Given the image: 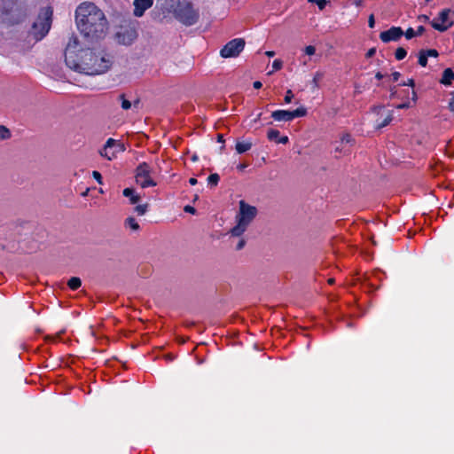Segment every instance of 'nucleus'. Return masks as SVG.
I'll return each mask as SVG.
<instances>
[{
  "label": "nucleus",
  "instance_id": "1",
  "mask_svg": "<svg viewBox=\"0 0 454 454\" xmlns=\"http://www.w3.org/2000/svg\"><path fill=\"white\" fill-rule=\"evenodd\" d=\"M65 62L70 69L77 73L98 75L110 69L113 59L104 49L86 47L73 35L65 49Z\"/></svg>",
  "mask_w": 454,
  "mask_h": 454
},
{
  "label": "nucleus",
  "instance_id": "2",
  "mask_svg": "<svg viewBox=\"0 0 454 454\" xmlns=\"http://www.w3.org/2000/svg\"><path fill=\"white\" fill-rule=\"evenodd\" d=\"M76 21L81 33L91 40L103 37L107 21L103 12L92 3H83L76 9Z\"/></svg>",
  "mask_w": 454,
  "mask_h": 454
},
{
  "label": "nucleus",
  "instance_id": "3",
  "mask_svg": "<svg viewBox=\"0 0 454 454\" xmlns=\"http://www.w3.org/2000/svg\"><path fill=\"white\" fill-rule=\"evenodd\" d=\"M256 215L257 208L255 207L247 204L245 200H240L239 209L235 217L236 224L230 231L231 237L239 238L247 231Z\"/></svg>",
  "mask_w": 454,
  "mask_h": 454
},
{
  "label": "nucleus",
  "instance_id": "4",
  "mask_svg": "<svg viewBox=\"0 0 454 454\" xmlns=\"http://www.w3.org/2000/svg\"><path fill=\"white\" fill-rule=\"evenodd\" d=\"M51 16L52 11L50 8H45L39 13L29 32L35 41L42 40L49 33L51 26Z\"/></svg>",
  "mask_w": 454,
  "mask_h": 454
},
{
  "label": "nucleus",
  "instance_id": "5",
  "mask_svg": "<svg viewBox=\"0 0 454 454\" xmlns=\"http://www.w3.org/2000/svg\"><path fill=\"white\" fill-rule=\"evenodd\" d=\"M175 16L186 26H192L199 20V12L188 2H182L177 4L175 10Z\"/></svg>",
  "mask_w": 454,
  "mask_h": 454
},
{
  "label": "nucleus",
  "instance_id": "6",
  "mask_svg": "<svg viewBox=\"0 0 454 454\" xmlns=\"http://www.w3.org/2000/svg\"><path fill=\"white\" fill-rule=\"evenodd\" d=\"M151 172L152 169L147 163L143 162L139 164L136 170L137 184H139L142 188L154 186L155 182L153 181Z\"/></svg>",
  "mask_w": 454,
  "mask_h": 454
},
{
  "label": "nucleus",
  "instance_id": "7",
  "mask_svg": "<svg viewBox=\"0 0 454 454\" xmlns=\"http://www.w3.org/2000/svg\"><path fill=\"white\" fill-rule=\"evenodd\" d=\"M125 150L124 145L114 140V138H108L103 146L99 150L100 156L112 160L116 158L117 153Z\"/></svg>",
  "mask_w": 454,
  "mask_h": 454
},
{
  "label": "nucleus",
  "instance_id": "8",
  "mask_svg": "<svg viewBox=\"0 0 454 454\" xmlns=\"http://www.w3.org/2000/svg\"><path fill=\"white\" fill-rule=\"evenodd\" d=\"M245 41L242 38H236L227 43L220 51V55L223 58H235L244 50Z\"/></svg>",
  "mask_w": 454,
  "mask_h": 454
},
{
  "label": "nucleus",
  "instance_id": "9",
  "mask_svg": "<svg viewBox=\"0 0 454 454\" xmlns=\"http://www.w3.org/2000/svg\"><path fill=\"white\" fill-rule=\"evenodd\" d=\"M307 110L304 107H299L294 111L276 110L272 112L271 117L276 121H291L295 118L305 116Z\"/></svg>",
  "mask_w": 454,
  "mask_h": 454
},
{
  "label": "nucleus",
  "instance_id": "10",
  "mask_svg": "<svg viewBox=\"0 0 454 454\" xmlns=\"http://www.w3.org/2000/svg\"><path fill=\"white\" fill-rule=\"evenodd\" d=\"M116 40L118 43L122 45H131L137 38L138 33L134 26L121 27L116 33Z\"/></svg>",
  "mask_w": 454,
  "mask_h": 454
},
{
  "label": "nucleus",
  "instance_id": "11",
  "mask_svg": "<svg viewBox=\"0 0 454 454\" xmlns=\"http://www.w3.org/2000/svg\"><path fill=\"white\" fill-rule=\"evenodd\" d=\"M451 12L450 9H444L439 13L437 20L431 22L432 27L440 32L446 31L453 25L452 21H449V15Z\"/></svg>",
  "mask_w": 454,
  "mask_h": 454
},
{
  "label": "nucleus",
  "instance_id": "12",
  "mask_svg": "<svg viewBox=\"0 0 454 454\" xmlns=\"http://www.w3.org/2000/svg\"><path fill=\"white\" fill-rule=\"evenodd\" d=\"M403 35V30L400 27H392L388 30L380 34L383 43L397 42Z\"/></svg>",
  "mask_w": 454,
  "mask_h": 454
},
{
  "label": "nucleus",
  "instance_id": "13",
  "mask_svg": "<svg viewBox=\"0 0 454 454\" xmlns=\"http://www.w3.org/2000/svg\"><path fill=\"white\" fill-rule=\"evenodd\" d=\"M153 4V0H134L133 14L136 17H142L146 10L151 8Z\"/></svg>",
  "mask_w": 454,
  "mask_h": 454
},
{
  "label": "nucleus",
  "instance_id": "14",
  "mask_svg": "<svg viewBox=\"0 0 454 454\" xmlns=\"http://www.w3.org/2000/svg\"><path fill=\"white\" fill-rule=\"evenodd\" d=\"M30 229H31V227L29 225L23 226V227L15 226L13 229L9 230L11 233L8 237L6 236L5 239L16 240V239H18V236L21 234V231H24V234H27V232Z\"/></svg>",
  "mask_w": 454,
  "mask_h": 454
},
{
  "label": "nucleus",
  "instance_id": "15",
  "mask_svg": "<svg viewBox=\"0 0 454 454\" xmlns=\"http://www.w3.org/2000/svg\"><path fill=\"white\" fill-rule=\"evenodd\" d=\"M453 80H454V72L450 68H446L442 73V76L440 80V82L445 86H449L452 83Z\"/></svg>",
  "mask_w": 454,
  "mask_h": 454
},
{
  "label": "nucleus",
  "instance_id": "16",
  "mask_svg": "<svg viewBox=\"0 0 454 454\" xmlns=\"http://www.w3.org/2000/svg\"><path fill=\"white\" fill-rule=\"evenodd\" d=\"M131 203L133 205H135L134 208H133V211L137 215H144L147 209H148V203H144V204H137V203L139 201V200H130Z\"/></svg>",
  "mask_w": 454,
  "mask_h": 454
},
{
  "label": "nucleus",
  "instance_id": "17",
  "mask_svg": "<svg viewBox=\"0 0 454 454\" xmlns=\"http://www.w3.org/2000/svg\"><path fill=\"white\" fill-rule=\"evenodd\" d=\"M124 225L126 228L130 229L131 231H137L139 230L140 226L138 223L136 221V219L132 216L128 217L125 222Z\"/></svg>",
  "mask_w": 454,
  "mask_h": 454
},
{
  "label": "nucleus",
  "instance_id": "18",
  "mask_svg": "<svg viewBox=\"0 0 454 454\" xmlns=\"http://www.w3.org/2000/svg\"><path fill=\"white\" fill-rule=\"evenodd\" d=\"M252 147L251 142H238L236 144V151L238 153H244L250 150Z\"/></svg>",
  "mask_w": 454,
  "mask_h": 454
},
{
  "label": "nucleus",
  "instance_id": "19",
  "mask_svg": "<svg viewBox=\"0 0 454 454\" xmlns=\"http://www.w3.org/2000/svg\"><path fill=\"white\" fill-rule=\"evenodd\" d=\"M82 286V281L79 278L77 277H72L68 281H67V286L71 289V290H77L80 286Z\"/></svg>",
  "mask_w": 454,
  "mask_h": 454
},
{
  "label": "nucleus",
  "instance_id": "20",
  "mask_svg": "<svg viewBox=\"0 0 454 454\" xmlns=\"http://www.w3.org/2000/svg\"><path fill=\"white\" fill-rule=\"evenodd\" d=\"M392 120H393V114L391 112H389L387 114V115L382 121H377L376 129H382V128L387 126L392 121Z\"/></svg>",
  "mask_w": 454,
  "mask_h": 454
},
{
  "label": "nucleus",
  "instance_id": "21",
  "mask_svg": "<svg viewBox=\"0 0 454 454\" xmlns=\"http://www.w3.org/2000/svg\"><path fill=\"white\" fill-rule=\"evenodd\" d=\"M122 195L124 197H128L129 199H140L141 196L139 194H136V192H135V189L134 188H125L123 191H122Z\"/></svg>",
  "mask_w": 454,
  "mask_h": 454
},
{
  "label": "nucleus",
  "instance_id": "22",
  "mask_svg": "<svg viewBox=\"0 0 454 454\" xmlns=\"http://www.w3.org/2000/svg\"><path fill=\"white\" fill-rule=\"evenodd\" d=\"M11 137L10 130L3 125H0V140H5Z\"/></svg>",
  "mask_w": 454,
  "mask_h": 454
},
{
  "label": "nucleus",
  "instance_id": "23",
  "mask_svg": "<svg viewBox=\"0 0 454 454\" xmlns=\"http://www.w3.org/2000/svg\"><path fill=\"white\" fill-rule=\"evenodd\" d=\"M406 55H407V51L403 47L397 48L395 51V57L397 60L403 59L406 57Z\"/></svg>",
  "mask_w": 454,
  "mask_h": 454
},
{
  "label": "nucleus",
  "instance_id": "24",
  "mask_svg": "<svg viewBox=\"0 0 454 454\" xmlns=\"http://www.w3.org/2000/svg\"><path fill=\"white\" fill-rule=\"evenodd\" d=\"M280 132L277 129H269L267 133V137L270 140H274L278 142V138L279 137Z\"/></svg>",
  "mask_w": 454,
  "mask_h": 454
},
{
  "label": "nucleus",
  "instance_id": "25",
  "mask_svg": "<svg viewBox=\"0 0 454 454\" xmlns=\"http://www.w3.org/2000/svg\"><path fill=\"white\" fill-rule=\"evenodd\" d=\"M352 143H353V139H352L350 134L344 133L341 135V137H340V144L341 145H348V144L352 145Z\"/></svg>",
  "mask_w": 454,
  "mask_h": 454
},
{
  "label": "nucleus",
  "instance_id": "26",
  "mask_svg": "<svg viewBox=\"0 0 454 454\" xmlns=\"http://www.w3.org/2000/svg\"><path fill=\"white\" fill-rule=\"evenodd\" d=\"M427 56L425 54V52L421 50L419 52V64L421 67H426L427 64Z\"/></svg>",
  "mask_w": 454,
  "mask_h": 454
},
{
  "label": "nucleus",
  "instance_id": "27",
  "mask_svg": "<svg viewBox=\"0 0 454 454\" xmlns=\"http://www.w3.org/2000/svg\"><path fill=\"white\" fill-rule=\"evenodd\" d=\"M120 99L121 101V108L124 110H129L131 107V102L125 98L124 95H120Z\"/></svg>",
  "mask_w": 454,
  "mask_h": 454
},
{
  "label": "nucleus",
  "instance_id": "28",
  "mask_svg": "<svg viewBox=\"0 0 454 454\" xmlns=\"http://www.w3.org/2000/svg\"><path fill=\"white\" fill-rule=\"evenodd\" d=\"M219 175L218 174H211L208 177H207V183L208 184L210 185H216L219 182Z\"/></svg>",
  "mask_w": 454,
  "mask_h": 454
},
{
  "label": "nucleus",
  "instance_id": "29",
  "mask_svg": "<svg viewBox=\"0 0 454 454\" xmlns=\"http://www.w3.org/2000/svg\"><path fill=\"white\" fill-rule=\"evenodd\" d=\"M323 78V74L320 73V72H317L313 77V85H314V88H317L318 87V82Z\"/></svg>",
  "mask_w": 454,
  "mask_h": 454
},
{
  "label": "nucleus",
  "instance_id": "30",
  "mask_svg": "<svg viewBox=\"0 0 454 454\" xmlns=\"http://www.w3.org/2000/svg\"><path fill=\"white\" fill-rule=\"evenodd\" d=\"M425 54L428 57H434V58H437L439 53L436 50L434 49H429V50H422Z\"/></svg>",
  "mask_w": 454,
  "mask_h": 454
},
{
  "label": "nucleus",
  "instance_id": "31",
  "mask_svg": "<svg viewBox=\"0 0 454 454\" xmlns=\"http://www.w3.org/2000/svg\"><path fill=\"white\" fill-rule=\"evenodd\" d=\"M403 35L407 39H411L414 36H416V32L413 30V28L410 27L406 30V32H403Z\"/></svg>",
  "mask_w": 454,
  "mask_h": 454
},
{
  "label": "nucleus",
  "instance_id": "32",
  "mask_svg": "<svg viewBox=\"0 0 454 454\" xmlns=\"http://www.w3.org/2000/svg\"><path fill=\"white\" fill-rule=\"evenodd\" d=\"M304 52L307 55L312 56L316 52V48L314 46H312V45L306 46L305 49H304Z\"/></svg>",
  "mask_w": 454,
  "mask_h": 454
},
{
  "label": "nucleus",
  "instance_id": "33",
  "mask_svg": "<svg viewBox=\"0 0 454 454\" xmlns=\"http://www.w3.org/2000/svg\"><path fill=\"white\" fill-rule=\"evenodd\" d=\"M282 65L283 63L280 59H275L272 64L273 71L281 69Z\"/></svg>",
  "mask_w": 454,
  "mask_h": 454
},
{
  "label": "nucleus",
  "instance_id": "34",
  "mask_svg": "<svg viewBox=\"0 0 454 454\" xmlns=\"http://www.w3.org/2000/svg\"><path fill=\"white\" fill-rule=\"evenodd\" d=\"M293 98H294V94H293L292 90H288L286 91V96H285V102H286V104L291 103V101H292Z\"/></svg>",
  "mask_w": 454,
  "mask_h": 454
},
{
  "label": "nucleus",
  "instance_id": "35",
  "mask_svg": "<svg viewBox=\"0 0 454 454\" xmlns=\"http://www.w3.org/2000/svg\"><path fill=\"white\" fill-rule=\"evenodd\" d=\"M335 152L340 153H343V154H347L348 153V150H347L345 148L344 145L340 144V145H337L335 147Z\"/></svg>",
  "mask_w": 454,
  "mask_h": 454
},
{
  "label": "nucleus",
  "instance_id": "36",
  "mask_svg": "<svg viewBox=\"0 0 454 454\" xmlns=\"http://www.w3.org/2000/svg\"><path fill=\"white\" fill-rule=\"evenodd\" d=\"M59 338V334L57 335H46L44 340L48 342H55Z\"/></svg>",
  "mask_w": 454,
  "mask_h": 454
},
{
  "label": "nucleus",
  "instance_id": "37",
  "mask_svg": "<svg viewBox=\"0 0 454 454\" xmlns=\"http://www.w3.org/2000/svg\"><path fill=\"white\" fill-rule=\"evenodd\" d=\"M451 98L449 102V108L450 110L454 113V90L451 92Z\"/></svg>",
  "mask_w": 454,
  "mask_h": 454
},
{
  "label": "nucleus",
  "instance_id": "38",
  "mask_svg": "<svg viewBox=\"0 0 454 454\" xmlns=\"http://www.w3.org/2000/svg\"><path fill=\"white\" fill-rule=\"evenodd\" d=\"M184 211L186 212V213H190V214H192L194 215L196 213V209L194 207H192V206H185L184 207Z\"/></svg>",
  "mask_w": 454,
  "mask_h": 454
},
{
  "label": "nucleus",
  "instance_id": "39",
  "mask_svg": "<svg viewBox=\"0 0 454 454\" xmlns=\"http://www.w3.org/2000/svg\"><path fill=\"white\" fill-rule=\"evenodd\" d=\"M246 244V241L244 239H239L237 245H236V250H240L244 247Z\"/></svg>",
  "mask_w": 454,
  "mask_h": 454
},
{
  "label": "nucleus",
  "instance_id": "40",
  "mask_svg": "<svg viewBox=\"0 0 454 454\" xmlns=\"http://www.w3.org/2000/svg\"><path fill=\"white\" fill-rule=\"evenodd\" d=\"M316 3L317 4L318 8L320 10H323L325 7L326 4H327V0H317Z\"/></svg>",
  "mask_w": 454,
  "mask_h": 454
},
{
  "label": "nucleus",
  "instance_id": "41",
  "mask_svg": "<svg viewBox=\"0 0 454 454\" xmlns=\"http://www.w3.org/2000/svg\"><path fill=\"white\" fill-rule=\"evenodd\" d=\"M368 25L370 27H374L375 25V20L373 14H371L368 19Z\"/></svg>",
  "mask_w": 454,
  "mask_h": 454
},
{
  "label": "nucleus",
  "instance_id": "42",
  "mask_svg": "<svg viewBox=\"0 0 454 454\" xmlns=\"http://www.w3.org/2000/svg\"><path fill=\"white\" fill-rule=\"evenodd\" d=\"M403 86H410V87H414L415 85V82H414V80L413 79H409L407 82H404L402 83Z\"/></svg>",
  "mask_w": 454,
  "mask_h": 454
},
{
  "label": "nucleus",
  "instance_id": "43",
  "mask_svg": "<svg viewBox=\"0 0 454 454\" xmlns=\"http://www.w3.org/2000/svg\"><path fill=\"white\" fill-rule=\"evenodd\" d=\"M92 175H93V177H94L98 182H99V183L101 182V178H102V176H101V174H100L99 172H98V171H93Z\"/></svg>",
  "mask_w": 454,
  "mask_h": 454
},
{
  "label": "nucleus",
  "instance_id": "44",
  "mask_svg": "<svg viewBox=\"0 0 454 454\" xmlns=\"http://www.w3.org/2000/svg\"><path fill=\"white\" fill-rule=\"evenodd\" d=\"M409 107H410V103H408V102H405V103L396 106L397 109H405V108H409Z\"/></svg>",
  "mask_w": 454,
  "mask_h": 454
},
{
  "label": "nucleus",
  "instance_id": "45",
  "mask_svg": "<svg viewBox=\"0 0 454 454\" xmlns=\"http://www.w3.org/2000/svg\"><path fill=\"white\" fill-rule=\"evenodd\" d=\"M376 53V49L375 48H372L370 49L367 53H366V57L367 58H372V56H374V54Z\"/></svg>",
  "mask_w": 454,
  "mask_h": 454
},
{
  "label": "nucleus",
  "instance_id": "46",
  "mask_svg": "<svg viewBox=\"0 0 454 454\" xmlns=\"http://www.w3.org/2000/svg\"><path fill=\"white\" fill-rule=\"evenodd\" d=\"M418 20L420 21V22H427L429 20V17L427 16V15H419L418 17Z\"/></svg>",
  "mask_w": 454,
  "mask_h": 454
},
{
  "label": "nucleus",
  "instance_id": "47",
  "mask_svg": "<svg viewBox=\"0 0 454 454\" xmlns=\"http://www.w3.org/2000/svg\"><path fill=\"white\" fill-rule=\"evenodd\" d=\"M401 76V74L399 72H394L392 74V78L394 82L398 81L399 77Z\"/></svg>",
  "mask_w": 454,
  "mask_h": 454
},
{
  "label": "nucleus",
  "instance_id": "48",
  "mask_svg": "<svg viewBox=\"0 0 454 454\" xmlns=\"http://www.w3.org/2000/svg\"><path fill=\"white\" fill-rule=\"evenodd\" d=\"M425 31V27L423 26H419L417 29L416 35H420Z\"/></svg>",
  "mask_w": 454,
  "mask_h": 454
},
{
  "label": "nucleus",
  "instance_id": "49",
  "mask_svg": "<svg viewBox=\"0 0 454 454\" xmlns=\"http://www.w3.org/2000/svg\"><path fill=\"white\" fill-rule=\"evenodd\" d=\"M287 142H288L287 137H282L278 140V143L283 144V145L286 144Z\"/></svg>",
  "mask_w": 454,
  "mask_h": 454
},
{
  "label": "nucleus",
  "instance_id": "50",
  "mask_svg": "<svg viewBox=\"0 0 454 454\" xmlns=\"http://www.w3.org/2000/svg\"><path fill=\"white\" fill-rule=\"evenodd\" d=\"M253 86L254 89H260V88H262V84L260 81H256L254 82Z\"/></svg>",
  "mask_w": 454,
  "mask_h": 454
},
{
  "label": "nucleus",
  "instance_id": "51",
  "mask_svg": "<svg viewBox=\"0 0 454 454\" xmlns=\"http://www.w3.org/2000/svg\"><path fill=\"white\" fill-rule=\"evenodd\" d=\"M217 141L219 143H223L224 142V139H223V136L222 134H218L217 136Z\"/></svg>",
  "mask_w": 454,
  "mask_h": 454
},
{
  "label": "nucleus",
  "instance_id": "52",
  "mask_svg": "<svg viewBox=\"0 0 454 454\" xmlns=\"http://www.w3.org/2000/svg\"><path fill=\"white\" fill-rule=\"evenodd\" d=\"M265 55H267L268 57H273L275 55V52L272 51H268L265 52Z\"/></svg>",
  "mask_w": 454,
  "mask_h": 454
},
{
  "label": "nucleus",
  "instance_id": "53",
  "mask_svg": "<svg viewBox=\"0 0 454 454\" xmlns=\"http://www.w3.org/2000/svg\"><path fill=\"white\" fill-rule=\"evenodd\" d=\"M375 77L378 79V80H380L383 78V74L380 73V72H378L376 74H375Z\"/></svg>",
  "mask_w": 454,
  "mask_h": 454
},
{
  "label": "nucleus",
  "instance_id": "54",
  "mask_svg": "<svg viewBox=\"0 0 454 454\" xmlns=\"http://www.w3.org/2000/svg\"><path fill=\"white\" fill-rule=\"evenodd\" d=\"M246 168H247V165H246V164H240L239 166H238V168H239V170H244Z\"/></svg>",
  "mask_w": 454,
  "mask_h": 454
},
{
  "label": "nucleus",
  "instance_id": "55",
  "mask_svg": "<svg viewBox=\"0 0 454 454\" xmlns=\"http://www.w3.org/2000/svg\"><path fill=\"white\" fill-rule=\"evenodd\" d=\"M411 98H412V99H413L414 101H416V99H417V95H416L415 90H412Z\"/></svg>",
  "mask_w": 454,
  "mask_h": 454
},
{
  "label": "nucleus",
  "instance_id": "56",
  "mask_svg": "<svg viewBox=\"0 0 454 454\" xmlns=\"http://www.w3.org/2000/svg\"><path fill=\"white\" fill-rule=\"evenodd\" d=\"M448 201V207H452L454 206V203L451 202V200H447Z\"/></svg>",
  "mask_w": 454,
  "mask_h": 454
},
{
  "label": "nucleus",
  "instance_id": "57",
  "mask_svg": "<svg viewBox=\"0 0 454 454\" xmlns=\"http://www.w3.org/2000/svg\"><path fill=\"white\" fill-rule=\"evenodd\" d=\"M6 231V228H3L0 230V236H4V231Z\"/></svg>",
  "mask_w": 454,
  "mask_h": 454
},
{
  "label": "nucleus",
  "instance_id": "58",
  "mask_svg": "<svg viewBox=\"0 0 454 454\" xmlns=\"http://www.w3.org/2000/svg\"><path fill=\"white\" fill-rule=\"evenodd\" d=\"M190 183H191L192 184H195L197 183V180H196L195 178H191V179H190Z\"/></svg>",
  "mask_w": 454,
  "mask_h": 454
},
{
  "label": "nucleus",
  "instance_id": "59",
  "mask_svg": "<svg viewBox=\"0 0 454 454\" xmlns=\"http://www.w3.org/2000/svg\"><path fill=\"white\" fill-rule=\"evenodd\" d=\"M328 283H329L330 285H333V284L334 283V279H333V278H329V279H328Z\"/></svg>",
  "mask_w": 454,
  "mask_h": 454
},
{
  "label": "nucleus",
  "instance_id": "60",
  "mask_svg": "<svg viewBox=\"0 0 454 454\" xmlns=\"http://www.w3.org/2000/svg\"><path fill=\"white\" fill-rule=\"evenodd\" d=\"M138 104H139V101H138V100H137V101L135 102L134 106H137V105H138Z\"/></svg>",
  "mask_w": 454,
  "mask_h": 454
},
{
  "label": "nucleus",
  "instance_id": "61",
  "mask_svg": "<svg viewBox=\"0 0 454 454\" xmlns=\"http://www.w3.org/2000/svg\"><path fill=\"white\" fill-rule=\"evenodd\" d=\"M395 91H392V93H391V97H394V96H395Z\"/></svg>",
  "mask_w": 454,
  "mask_h": 454
},
{
  "label": "nucleus",
  "instance_id": "62",
  "mask_svg": "<svg viewBox=\"0 0 454 454\" xmlns=\"http://www.w3.org/2000/svg\"><path fill=\"white\" fill-rule=\"evenodd\" d=\"M308 1L311 2V3H314V2L316 3L317 2V0H308Z\"/></svg>",
  "mask_w": 454,
  "mask_h": 454
},
{
  "label": "nucleus",
  "instance_id": "63",
  "mask_svg": "<svg viewBox=\"0 0 454 454\" xmlns=\"http://www.w3.org/2000/svg\"><path fill=\"white\" fill-rule=\"evenodd\" d=\"M197 160V156H193L192 160Z\"/></svg>",
  "mask_w": 454,
  "mask_h": 454
},
{
  "label": "nucleus",
  "instance_id": "64",
  "mask_svg": "<svg viewBox=\"0 0 454 454\" xmlns=\"http://www.w3.org/2000/svg\"><path fill=\"white\" fill-rule=\"evenodd\" d=\"M87 192H88V190H86V192H82V196H85Z\"/></svg>",
  "mask_w": 454,
  "mask_h": 454
}]
</instances>
